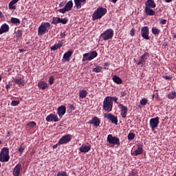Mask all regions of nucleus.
Segmentation results:
<instances>
[{
  "label": "nucleus",
  "mask_w": 176,
  "mask_h": 176,
  "mask_svg": "<svg viewBox=\"0 0 176 176\" xmlns=\"http://www.w3.org/2000/svg\"><path fill=\"white\" fill-rule=\"evenodd\" d=\"M113 102L111 100V96H107L103 100L102 109L105 112H111L113 110Z\"/></svg>",
  "instance_id": "nucleus-1"
},
{
  "label": "nucleus",
  "mask_w": 176,
  "mask_h": 176,
  "mask_svg": "<svg viewBox=\"0 0 176 176\" xmlns=\"http://www.w3.org/2000/svg\"><path fill=\"white\" fill-rule=\"evenodd\" d=\"M107 12V10L104 8L99 7L92 14V20L96 21L97 19H100L104 16Z\"/></svg>",
  "instance_id": "nucleus-2"
},
{
  "label": "nucleus",
  "mask_w": 176,
  "mask_h": 176,
  "mask_svg": "<svg viewBox=\"0 0 176 176\" xmlns=\"http://www.w3.org/2000/svg\"><path fill=\"white\" fill-rule=\"evenodd\" d=\"M9 153L10 151L8 147L1 148V151H0V162L6 163L9 162L10 159Z\"/></svg>",
  "instance_id": "nucleus-3"
},
{
  "label": "nucleus",
  "mask_w": 176,
  "mask_h": 176,
  "mask_svg": "<svg viewBox=\"0 0 176 176\" xmlns=\"http://www.w3.org/2000/svg\"><path fill=\"white\" fill-rule=\"evenodd\" d=\"M51 27V24L48 22L42 23L38 28L37 34L38 36H42L46 32H48V30Z\"/></svg>",
  "instance_id": "nucleus-4"
},
{
  "label": "nucleus",
  "mask_w": 176,
  "mask_h": 176,
  "mask_svg": "<svg viewBox=\"0 0 176 176\" xmlns=\"http://www.w3.org/2000/svg\"><path fill=\"white\" fill-rule=\"evenodd\" d=\"M98 56V52L96 51H90L88 53H85L83 54V57L82 60L85 62L86 60L90 61L94 59Z\"/></svg>",
  "instance_id": "nucleus-5"
},
{
  "label": "nucleus",
  "mask_w": 176,
  "mask_h": 176,
  "mask_svg": "<svg viewBox=\"0 0 176 176\" xmlns=\"http://www.w3.org/2000/svg\"><path fill=\"white\" fill-rule=\"evenodd\" d=\"M149 57H150V54L148 52H145L139 58L138 61L137 62V65H140L142 67H146L147 60Z\"/></svg>",
  "instance_id": "nucleus-6"
},
{
  "label": "nucleus",
  "mask_w": 176,
  "mask_h": 176,
  "mask_svg": "<svg viewBox=\"0 0 176 176\" xmlns=\"http://www.w3.org/2000/svg\"><path fill=\"white\" fill-rule=\"evenodd\" d=\"M107 141L111 145H116L118 146H120V139L116 136H113L111 134L107 135Z\"/></svg>",
  "instance_id": "nucleus-7"
},
{
  "label": "nucleus",
  "mask_w": 176,
  "mask_h": 176,
  "mask_svg": "<svg viewBox=\"0 0 176 176\" xmlns=\"http://www.w3.org/2000/svg\"><path fill=\"white\" fill-rule=\"evenodd\" d=\"M114 36V31L113 29H107L103 33L101 34L100 36L104 41H107L113 38Z\"/></svg>",
  "instance_id": "nucleus-8"
},
{
  "label": "nucleus",
  "mask_w": 176,
  "mask_h": 176,
  "mask_svg": "<svg viewBox=\"0 0 176 176\" xmlns=\"http://www.w3.org/2000/svg\"><path fill=\"white\" fill-rule=\"evenodd\" d=\"M72 140V135L67 134L60 138L58 142V145H65L70 142Z\"/></svg>",
  "instance_id": "nucleus-9"
},
{
  "label": "nucleus",
  "mask_w": 176,
  "mask_h": 176,
  "mask_svg": "<svg viewBox=\"0 0 176 176\" xmlns=\"http://www.w3.org/2000/svg\"><path fill=\"white\" fill-rule=\"evenodd\" d=\"M74 3L72 1H69L62 9H59L58 11L60 13L65 14V12L71 10L73 8Z\"/></svg>",
  "instance_id": "nucleus-10"
},
{
  "label": "nucleus",
  "mask_w": 176,
  "mask_h": 176,
  "mask_svg": "<svg viewBox=\"0 0 176 176\" xmlns=\"http://www.w3.org/2000/svg\"><path fill=\"white\" fill-rule=\"evenodd\" d=\"M118 107H120V116L122 119H126L129 109L128 107L122 104H119Z\"/></svg>",
  "instance_id": "nucleus-11"
},
{
  "label": "nucleus",
  "mask_w": 176,
  "mask_h": 176,
  "mask_svg": "<svg viewBox=\"0 0 176 176\" xmlns=\"http://www.w3.org/2000/svg\"><path fill=\"white\" fill-rule=\"evenodd\" d=\"M150 127L152 130H155L157 127H158L160 124V117H156L150 120Z\"/></svg>",
  "instance_id": "nucleus-12"
},
{
  "label": "nucleus",
  "mask_w": 176,
  "mask_h": 176,
  "mask_svg": "<svg viewBox=\"0 0 176 176\" xmlns=\"http://www.w3.org/2000/svg\"><path fill=\"white\" fill-rule=\"evenodd\" d=\"M104 118H106V119L111 120V123H113V124H118V117L110 113L104 114Z\"/></svg>",
  "instance_id": "nucleus-13"
},
{
  "label": "nucleus",
  "mask_w": 176,
  "mask_h": 176,
  "mask_svg": "<svg viewBox=\"0 0 176 176\" xmlns=\"http://www.w3.org/2000/svg\"><path fill=\"white\" fill-rule=\"evenodd\" d=\"M45 120L48 122H54L55 123L60 121L58 116L54 113H50V115L47 116Z\"/></svg>",
  "instance_id": "nucleus-14"
},
{
  "label": "nucleus",
  "mask_w": 176,
  "mask_h": 176,
  "mask_svg": "<svg viewBox=\"0 0 176 176\" xmlns=\"http://www.w3.org/2000/svg\"><path fill=\"white\" fill-rule=\"evenodd\" d=\"M142 37L144 39L149 40V28L147 26L143 27L141 30Z\"/></svg>",
  "instance_id": "nucleus-15"
},
{
  "label": "nucleus",
  "mask_w": 176,
  "mask_h": 176,
  "mask_svg": "<svg viewBox=\"0 0 176 176\" xmlns=\"http://www.w3.org/2000/svg\"><path fill=\"white\" fill-rule=\"evenodd\" d=\"M67 111V108L65 105H61L57 109V115L61 119L64 115H65Z\"/></svg>",
  "instance_id": "nucleus-16"
},
{
  "label": "nucleus",
  "mask_w": 176,
  "mask_h": 176,
  "mask_svg": "<svg viewBox=\"0 0 176 176\" xmlns=\"http://www.w3.org/2000/svg\"><path fill=\"white\" fill-rule=\"evenodd\" d=\"M22 170V166L20 164H17L12 170L13 176H20Z\"/></svg>",
  "instance_id": "nucleus-17"
},
{
  "label": "nucleus",
  "mask_w": 176,
  "mask_h": 176,
  "mask_svg": "<svg viewBox=\"0 0 176 176\" xmlns=\"http://www.w3.org/2000/svg\"><path fill=\"white\" fill-rule=\"evenodd\" d=\"M144 149H143V146L142 145H138V148L135 150L134 151L131 152V155L132 156H139L143 154Z\"/></svg>",
  "instance_id": "nucleus-18"
},
{
  "label": "nucleus",
  "mask_w": 176,
  "mask_h": 176,
  "mask_svg": "<svg viewBox=\"0 0 176 176\" xmlns=\"http://www.w3.org/2000/svg\"><path fill=\"white\" fill-rule=\"evenodd\" d=\"M101 123V120L98 117H94L91 120L89 121L90 124H93L96 127H99L100 124Z\"/></svg>",
  "instance_id": "nucleus-19"
},
{
  "label": "nucleus",
  "mask_w": 176,
  "mask_h": 176,
  "mask_svg": "<svg viewBox=\"0 0 176 176\" xmlns=\"http://www.w3.org/2000/svg\"><path fill=\"white\" fill-rule=\"evenodd\" d=\"M145 7L150 8H156V3L154 0H147L145 2Z\"/></svg>",
  "instance_id": "nucleus-20"
},
{
  "label": "nucleus",
  "mask_w": 176,
  "mask_h": 176,
  "mask_svg": "<svg viewBox=\"0 0 176 176\" xmlns=\"http://www.w3.org/2000/svg\"><path fill=\"white\" fill-rule=\"evenodd\" d=\"M144 12L148 16H155V11L151 9V8L145 7L144 8Z\"/></svg>",
  "instance_id": "nucleus-21"
},
{
  "label": "nucleus",
  "mask_w": 176,
  "mask_h": 176,
  "mask_svg": "<svg viewBox=\"0 0 176 176\" xmlns=\"http://www.w3.org/2000/svg\"><path fill=\"white\" fill-rule=\"evenodd\" d=\"M9 30L10 27L8 24L5 23L1 25V27L0 28V34L8 32Z\"/></svg>",
  "instance_id": "nucleus-22"
},
{
  "label": "nucleus",
  "mask_w": 176,
  "mask_h": 176,
  "mask_svg": "<svg viewBox=\"0 0 176 176\" xmlns=\"http://www.w3.org/2000/svg\"><path fill=\"white\" fill-rule=\"evenodd\" d=\"M73 53H74V51L72 50L67 51L66 53L63 54V58L66 61H69L70 60L69 58L72 56Z\"/></svg>",
  "instance_id": "nucleus-23"
},
{
  "label": "nucleus",
  "mask_w": 176,
  "mask_h": 176,
  "mask_svg": "<svg viewBox=\"0 0 176 176\" xmlns=\"http://www.w3.org/2000/svg\"><path fill=\"white\" fill-rule=\"evenodd\" d=\"M38 87L42 90H45L46 89H48V85L45 81H40L38 82Z\"/></svg>",
  "instance_id": "nucleus-24"
},
{
  "label": "nucleus",
  "mask_w": 176,
  "mask_h": 176,
  "mask_svg": "<svg viewBox=\"0 0 176 176\" xmlns=\"http://www.w3.org/2000/svg\"><path fill=\"white\" fill-rule=\"evenodd\" d=\"M91 150V146H86V145H82L80 148L79 151L81 153H88L89 151Z\"/></svg>",
  "instance_id": "nucleus-25"
},
{
  "label": "nucleus",
  "mask_w": 176,
  "mask_h": 176,
  "mask_svg": "<svg viewBox=\"0 0 176 176\" xmlns=\"http://www.w3.org/2000/svg\"><path fill=\"white\" fill-rule=\"evenodd\" d=\"M76 9H80L82 8V3H86L87 0H74Z\"/></svg>",
  "instance_id": "nucleus-26"
},
{
  "label": "nucleus",
  "mask_w": 176,
  "mask_h": 176,
  "mask_svg": "<svg viewBox=\"0 0 176 176\" xmlns=\"http://www.w3.org/2000/svg\"><path fill=\"white\" fill-rule=\"evenodd\" d=\"M112 79H113V81L115 83L118 84V85H121V84L123 83L122 79L120 78V77H119V76H116V75L113 76Z\"/></svg>",
  "instance_id": "nucleus-27"
},
{
  "label": "nucleus",
  "mask_w": 176,
  "mask_h": 176,
  "mask_svg": "<svg viewBox=\"0 0 176 176\" xmlns=\"http://www.w3.org/2000/svg\"><path fill=\"white\" fill-rule=\"evenodd\" d=\"M14 82L18 85H23L25 84V80L21 78H16L14 79Z\"/></svg>",
  "instance_id": "nucleus-28"
},
{
  "label": "nucleus",
  "mask_w": 176,
  "mask_h": 176,
  "mask_svg": "<svg viewBox=\"0 0 176 176\" xmlns=\"http://www.w3.org/2000/svg\"><path fill=\"white\" fill-rule=\"evenodd\" d=\"M168 98L169 100H175L176 98V91H173L168 94Z\"/></svg>",
  "instance_id": "nucleus-29"
},
{
  "label": "nucleus",
  "mask_w": 176,
  "mask_h": 176,
  "mask_svg": "<svg viewBox=\"0 0 176 176\" xmlns=\"http://www.w3.org/2000/svg\"><path fill=\"white\" fill-rule=\"evenodd\" d=\"M10 22L13 24L18 25L21 23V21L19 19L15 18V17H11L10 18Z\"/></svg>",
  "instance_id": "nucleus-30"
},
{
  "label": "nucleus",
  "mask_w": 176,
  "mask_h": 176,
  "mask_svg": "<svg viewBox=\"0 0 176 176\" xmlns=\"http://www.w3.org/2000/svg\"><path fill=\"white\" fill-rule=\"evenodd\" d=\"M87 96V91L86 90H81L79 92L80 98H86Z\"/></svg>",
  "instance_id": "nucleus-31"
},
{
  "label": "nucleus",
  "mask_w": 176,
  "mask_h": 176,
  "mask_svg": "<svg viewBox=\"0 0 176 176\" xmlns=\"http://www.w3.org/2000/svg\"><path fill=\"white\" fill-rule=\"evenodd\" d=\"M135 134L134 133H129L127 135V139L129 141H132L135 139Z\"/></svg>",
  "instance_id": "nucleus-32"
},
{
  "label": "nucleus",
  "mask_w": 176,
  "mask_h": 176,
  "mask_svg": "<svg viewBox=\"0 0 176 176\" xmlns=\"http://www.w3.org/2000/svg\"><path fill=\"white\" fill-rule=\"evenodd\" d=\"M151 31H152L153 34H154V35H158L161 32L160 30L157 29V28H152Z\"/></svg>",
  "instance_id": "nucleus-33"
},
{
  "label": "nucleus",
  "mask_w": 176,
  "mask_h": 176,
  "mask_svg": "<svg viewBox=\"0 0 176 176\" xmlns=\"http://www.w3.org/2000/svg\"><path fill=\"white\" fill-rule=\"evenodd\" d=\"M102 67L100 66H96L95 68L92 69V72H96V73H99L102 71Z\"/></svg>",
  "instance_id": "nucleus-34"
},
{
  "label": "nucleus",
  "mask_w": 176,
  "mask_h": 176,
  "mask_svg": "<svg viewBox=\"0 0 176 176\" xmlns=\"http://www.w3.org/2000/svg\"><path fill=\"white\" fill-rule=\"evenodd\" d=\"M60 17H53L52 23L54 25L60 23Z\"/></svg>",
  "instance_id": "nucleus-35"
},
{
  "label": "nucleus",
  "mask_w": 176,
  "mask_h": 176,
  "mask_svg": "<svg viewBox=\"0 0 176 176\" xmlns=\"http://www.w3.org/2000/svg\"><path fill=\"white\" fill-rule=\"evenodd\" d=\"M27 126H28V127H30L31 129H33L36 126V123L34 121H31L27 124Z\"/></svg>",
  "instance_id": "nucleus-36"
},
{
  "label": "nucleus",
  "mask_w": 176,
  "mask_h": 176,
  "mask_svg": "<svg viewBox=\"0 0 176 176\" xmlns=\"http://www.w3.org/2000/svg\"><path fill=\"white\" fill-rule=\"evenodd\" d=\"M23 36V31L22 30H17L16 32V37L19 38H21Z\"/></svg>",
  "instance_id": "nucleus-37"
},
{
  "label": "nucleus",
  "mask_w": 176,
  "mask_h": 176,
  "mask_svg": "<svg viewBox=\"0 0 176 176\" xmlns=\"http://www.w3.org/2000/svg\"><path fill=\"white\" fill-rule=\"evenodd\" d=\"M111 100L114 101V102H116V104H118V105H120V104H121L118 102V98L116 96H114V97L111 96Z\"/></svg>",
  "instance_id": "nucleus-38"
},
{
  "label": "nucleus",
  "mask_w": 176,
  "mask_h": 176,
  "mask_svg": "<svg viewBox=\"0 0 176 176\" xmlns=\"http://www.w3.org/2000/svg\"><path fill=\"white\" fill-rule=\"evenodd\" d=\"M14 3L12 1H10V3L8 4V8L10 9V10H16V7L15 6H14Z\"/></svg>",
  "instance_id": "nucleus-39"
},
{
  "label": "nucleus",
  "mask_w": 176,
  "mask_h": 176,
  "mask_svg": "<svg viewBox=\"0 0 176 176\" xmlns=\"http://www.w3.org/2000/svg\"><path fill=\"white\" fill-rule=\"evenodd\" d=\"M147 103H148V100L146 98H143L140 101V104L141 105H146Z\"/></svg>",
  "instance_id": "nucleus-40"
},
{
  "label": "nucleus",
  "mask_w": 176,
  "mask_h": 176,
  "mask_svg": "<svg viewBox=\"0 0 176 176\" xmlns=\"http://www.w3.org/2000/svg\"><path fill=\"white\" fill-rule=\"evenodd\" d=\"M56 176H69L65 171H60L57 173Z\"/></svg>",
  "instance_id": "nucleus-41"
},
{
  "label": "nucleus",
  "mask_w": 176,
  "mask_h": 176,
  "mask_svg": "<svg viewBox=\"0 0 176 176\" xmlns=\"http://www.w3.org/2000/svg\"><path fill=\"white\" fill-rule=\"evenodd\" d=\"M128 94V90H124L120 92V98H122V97H125V96H127Z\"/></svg>",
  "instance_id": "nucleus-42"
},
{
  "label": "nucleus",
  "mask_w": 176,
  "mask_h": 176,
  "mask_svg": "<svg viewBox=\"0 0 176 176\" xmlns=\"http://www.w3.org/2000/svg\"><path fill=\"white\" fill-rule=\"evenodd\" d=\"M19 101L18 100H12L10 102L11 107H16V105H19Z\"/></svg>",
  "instance_id": "nucleus-43"
},
{
  "label": "nucleus",
  "mask_w": 176,
  "mask_h": 176,
  "mask_svg": "<svg viewBox=\"0 0 176 176\" xmlns=\"http://www.w3.org/2000/svg\"><path fill=\"white\" fill-rule=\"evenodd\" d=\"M60 23L62 24H67L68 23V19L67 18H60Z\"/></svg>",
  "instance_id": "nucleus-44"
},
{
  "label": "nucleus",
  "mask_w": 176,
  "mask_h": 176,
  "mask_svg": "<svg viewBox=\"0 0 176 176\" xmlns=\"http://www.w3.org/2000/svg\"><path fill=\"white\" fill-rule=\"evenodd\" d=\"M54 82V77L53 76H50L49 78V83L50 85H53Z\"/></svg>",
  "instance_id": "nucleus-45"
},
{
  "label": "nucleus",
  "mask_w": 176,
  "mask_h": 176,
  "mask_svg": "<svg viewBox=\"0 0 176 176\" xmlns=\"http://www.w3.org/2000/svg\"><path fill=\"white\" fill-rule=\"evenodd\" d=\"M25 151V147L22 146H20L19 148H18V152L20 153V154H22V153H23Z\"/></svg>",
  "instance_id": "nucleus-46"
},
{
  "label": "nucleus",
  "mask_w": 176,
  "mask_h": 176,
  "mask_svg": "<svg viewBox=\"0 0 176 176\" xmlns=\"http://www.w3.org/2000/svg\"><path fill=\"white\" fill-rule=\"evenodd\" d=\"M50 49L52 50H57L58 49H59V47H58V45L56 44H55L52 47H51Z\"/></svg>",
  "instance_id": "nucleus-47"
},
{
  "label": "nucleus",
  "mask_w": 176,
  "mask_h": 176,
  "mask_svg": "<svg viewBox=\"0 0 176 176\" xmlns=\"http://www.w3.org/2000/svg\"><path fill=\"white\" fill-rule=\"evenodd\" d=\"M59 48H60L63 45V41L58 42L56 44Z\"/></svg>",
  "instance_id": "nucleus-48"
},
{
  "label": "nucleus",
  "mask_w": 176,
  "mask_h": 176,
  "mask_svg": "<svg viewBox=\"0 0 176 176\" xmlns=\"http://www.w3.org/2000/svg\"><path fill=\"white\" fill-rule=\"evenodd\" d=\"M166 22H167V20H166V19H161L160 23L162 24V25H165V24H166Z\"/></svg>",
  "instance_id": "nucleus-49"
},
{
  "label": "nucleus",
  "mask_w": 176,
  "mask_h": 176,
  "mask_svg": "<svg viewBox=\"0 0 176 176\" xmlns=\"http://www.w3.org/2000/svg\"><path fill=\"white\" fill-rule=\"evenodd\" d=\"M69 109L70 111H74L75 107H74V104H69Z\"/></svg>",
  "instance_id": "nucleus-50"
},
{
  "label": "nucleus",
  "mask_w": 176,
  "mask_h": 176,
  "mask_svg": "<svg viewBox=\"0 0 176 176\" xmlns=\"http://www.w3.org/2000/svg\"><path fill=\"white\" fill-rule=\"evenodd\" d=\"M130 34L131 36H135V30L134 29H131L130 31Z\"/></svg>",
  "instance_id": "nucleus-51"
},
{
  "label": "nucleus",
  "mask_w": 176,
  "mask_h": 176,
  "mask_svg": "<svg viewBox=\"0 0 176 176\" xmlns=\"http://www.w3.org/2000/svg\"><path fill=\"white\" fill-rule=\"evenodd\" d=\"M109 67V64L108 63H104V69H108Z\"/></svg>",
  "instance_id": "nucleus-52"
},
{
  "label": "nucleus",
  "mask_w": 176,
  "mask_h": 176,
  "mask_svg": "<svg viewBox=\"0 0 176 176\" xmlns=\"http://www.w3.org/2000/svg\"><path fill=\"white\" fill-rule=\"evenodd\" d=\"M164 78H166V80H172L173 77L170 76H164Z\"/></svg>",
  "instance_id": "nucleus-53"
},
{
  "label": "nucleus",
  "mask_w": 176,
  "mask_h": 176,
  "mask_svg": "<svg viewBox=\"0 0 176 176\" xmlns=\"http://www.w3.org/2000/svg\"><path fill=\"white\" fill-rule=\"evenodd\" d=\"M66 4V1H63L60 3H59L60 7H64Z\"/></svg>",
  "instance_id": "nucleus-54"
},
{
  "label": "nucleus",
  "mask_w": 176,
  "mask_h": 176,
  "mask_svg": "<svg viewBox=\"0 0 176 176\" xmlns=\"http://www.w3.org/2000/svg\"><path fill=\"white\" fill-rule=\"evenodd\" d=\"M66 36V32H61L60 34V36L61 38H63Z\"/></svg>",
  "instance_id": "nucleus-55"
},
{
  "label": "nucleus",
  "mask_w": 176,
  "mask_h": 176,
  "mask_svg": "<svg viewBox=\"0 0 176 176\" xmlns=\"http://www.w3.org/2000/svg\"><path fill=\"white\" fill-rule=\"evenodd\" d=\"M58 146H60V144H58V142L56 144H54V145L53 146V148H54V149L57 148H58Z\"/></svg>",
  "instance_id": "nucleus-56"
},
{
  "label": "nucleus",
  "mask_w": 176,
  "mask_h": 176,
  "mask_svg": "<svg viewBox=\"0 0 176 176\" xmlns=\"http://www.w3.org/2000/svg\"><path fill=\"white\" fill-rule=\"evenodd\" d=\"M19 0H12L10 1L12 3H13L14 4L16 3Z\"/></svg>",
  "instance_id": "nucleus-57"
},
{
  "label": "nucleus",
  "mask_w": 176,
  "mask_h": 176,
  "mask_svg": "<svg viewBox=\"0 0 176 176\" xmlns=\"http://www.w3.org/2000/svg\"><path fill=\"white\" fill-rule=\"evenodd\" d=\"M10 88V84L6 85V89H7V90H8Z\"/></svg>",
  "instance_id": "nucleus-58"
},
{
  "label": "nucleus",
  "mask_w": 176,
  "mask_h": 176,
  "mask_svg": "<svg viewBox=\"0 0 176 176\" xmlns=\"http://www.w3.org/2000/svg\"><path fill=\"white\" fill-rule=\"evenodd\" d=\"M173 1H175V0H164V1H165L166 3H170V2H172Z\"/></svg>",
  "instance_id": "nucleus-59"
},
{
  "label": "nucleus",
  "mask_w": 176,
  "mask_h": 176,
  "mask_svg": "<svg viewBox=\"0 0 176 176\" xmlns=\"http://www.w3.org/2000/svg\"><path fill=\"white\" fill-rule=\"evenodd\" d=\"M3 17V14L2 12L0 11V19H2Z\"/></svg>",
  "instance_id": "nucleus-60"
},
{
  "label": "nucleus",
  "mask_w": 176,
  "mask_h": 176,
  "mask_svg": "<svg viewBox=\"0 0 176 176\" xmlns=\"http://www.w3.org/2000/svg\"><path fill=\"white\" fill-rule=\"evenodd\" d=\"M168 45V42H164L163 46L166 47Z\"/></svg>",
  "instance_id": "nucleus-61"
},
{
  "label": "nucleus",
  "mask_w": 176,
  "mask_h": 176,
  "mask_svg": "<svg viewBox=\"0 0 176 176\" xmlns=\"http://www.w3.org/2000/svg\"><path fill=\"white\" fill-rule=\"evenodd\" d=\"M129 176H135V174L134 173H132Z\"/></svg>",
  "instance_id": "nucleus-62"
},
{
  "label": "nucleus",
  "mask_w": 176,
  "mask_h": 176,
  "mask_svg": "<svg viewBox=\"0 0 176 176\" xmlns=\"http://www.w3.org/2000/svg\"><path fill=\"white\" fill-rule=\"evenodd\" d=\"M111 1H112L113 3H116L118 1V0H111Z\"/></svg>",
  "instance_id": "nucleus-63"
},
{
  "label": "nucleus",
  "mask_w": 176,
  "mask_h": 176,
  "mask_svg": "<svg viewBox=\"0 0 176 176\" xmlns=\"http://www.w3.org/2000/svg\"><path fill=\"white\" fill-rule=\"evenodd\" d=\"M173 176H176V172L173 174Z\"/></svg>",
  "instance_id": "nucleus-64"
}]
</instances>
